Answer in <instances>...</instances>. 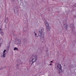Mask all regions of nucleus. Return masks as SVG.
<instances>
[{
	"mask_svg": "<svg viewBox=\"0 0 76 76\" xmlns=\"http://www.w3.org/2000/svg\"><path fill=\"white\" fill-rule=\"evenodd\" d=\"M50 62H51V63H53V61H50Z\"/></svg>",
	"mask_w": 76,
	"mask_h": 76,
	"instance_id": "aec40b11",
	"label": "nucleus"
},
{
	"mask_svg": "<svg viewBox=\"0 0 76 76\" xmlns=\"http://www.w3.org/2000/svg\"><path fill=\"white\" fill-rule=\"evenodd\" d=\"M37 56L35 55L34 56V55H33L31 57V58L30 59L29 61L30 62H32V64H33L35 62V61H37Z\"/></svg>",
	"mask_w": 76,
	"mask_h": 76,
	"instance_id": "f03ea898",
	"label": "nucleus"
},
{
	"mask_svg": "<svg viewBox=\"0 0 76 76\" xmlns=\"http://www.w3.org/2000/svg\"><path fill=\"white\" fill-rule=\"evenodd\" d=\"M57 69L59 70L58 73L59 74L61 73H62V69L61 67V64L58 63L57 64V66H56Z\"/></svg>",
	"mask_w": 76,
	"mask_h": 76,
	"instance_id": "7ed1b4c3",
	"label": "nucleus"
},
{
	"mask_svg": "<svg viewBox=\"0 0 76 76\" xmlns=\"http://www.w3.org/2000/svg\"><path fill=\"white\" fill-rule=\"evenodd\" d=\"M16 67H19V65H18V64H17L16 65Z\"/></svg>",
	"mask_w": 76,
	"mask_h": 76,
	"instance_id": "dca6fc26",
	"label": "nucleus"
},
{
	"mask_svg": "<svg viewBox=\"0 0 76 76\" xmlns=\"http://www.w3.org/2000/svg\"><path fill=\"white\" fill-rule=\"evenodd\" d=\"M46 26V30H47V31L48 32H49L50 31V26H49V25H48V26Z\"/></svg>",
	"mask_w": 76,
	"mask_h": 76,
	"instance_id": "0eeeda50",
	"label": "nucleus"
},
{
	"mask_svg": "<svg viewBox=\"0 0 76 76\" xmlns=\"http://www.w3.org/2000/svg\"><path fill=\"white\" fill-rule=\"evenodd\" d=\"M24 31L25 32H28V26H26L23 28Z\"/></svg>",
	"mask_w": 76,
	"mask_h": 76,
	"instance_id": "39448f33",
	"label": "nucleus"
},
{
	"mask_svg": "<svg viewBox=\"0 0 76 76\" xmlns=\"http://www.w3.org/2000/svg\"><path fill=\"white\" fill-rule=\"evenodd\" d=\"M64 66H65V65H64Z\"/></svg>",
	"mask_w": 76,
	"mask_h": 76,
	"instance_id": "5701e85b",
	"label": "nucleus"
},
{
	"mask_svg": "<svg viewBox=\"0 0 76 76\" xmlns=\"http://www.w3.org/2000/svg\"><path fill=\"white\" fill-rule=\"evenodd\" d=\"M74 6L75 7H76V3L74 5Z\"/></svg>",
	"mask_w": 76,
	"mask_h": 76,
	"instance_id": "f3484780",
	"label": "nucleus"
},
{
	"mask_svg": "<svg viewBox=\"0 0 76 76\" xmlns=\"http://www.w3.org/2000/svg\"><path fill=\"white\" fill-rule=\"evenodd\" d=\"M70 27L72 30H73L75 29V27L73 24H71L70 25Z\"/></svg>",
	"mask_w": 76,
	"mask_h": 76,
	"instance_id": "1a4fd4ad",
	"label": "nucleus"
},
{
	"mask_svg": "<svg viewBox=\"0 0 76 76\" xmlns=\"http://www.w3.org/2000/svg\"><path fill=\"white\" fill-rule=\"evenodd\" d=\"M6 51V50H4V51L3 53V55H2L1 57H4V58L6 57V53H5V52Z\"/></svg>",
	"mask_w": 76,
	"mask_h": 76,
	"instance_id": "423d86ee",
	"label": "nucleus"
},
{
	"mask_svg": "<svg viewBox=\"0 0 76 76\" xmlns=\"http://www.w3.org/2000/svg\"><path fill=\"white\" fill-rule=\"evenodd\" d=\"M12 1L13 2H14V1H15V0H12Z\"/></svg>",
	"mask_w": 76,
	"mask_h": 76,
	"instance_id": "6ab92c4d",
	"label": "nucleus"
},
{
	"mask_svg": "<svg viewBox=\"0 0 76 76\" xmlns=\"http://www.w3.org/2000/svg\"><path fill=\"white\" fill-rule=\"evenodd\" d=\"M44 23L45 25V26H48V22H47V21L46 20H45L44 21Z\"/></svg>",
	"mask_w": 76,
	"mask_h": 76,
	"instance_id": "9d476101",
	"label": "nucleus"
},
{
	"mask_svg": "<svg viewBox=\"0 0 76 76\" xmlns=\"http://www.w3.org/2000/svg\"><path fill=\"white\" fill-rule=\"evenodd\" d=\"M0 33L1 35H3V34H4V33L3 32V31L1 28H0Z\"/></svg>",
	"mask_w": 76,
	"mask_h": 76,
	"instance_id": "6e6552de",
	"label": "nucleus"
},
{
	"mask_svg": "<svg viewBox=\"0 0 76 76\" xmlns=\"http://www.w3.org/2000/svg\"><path fill=\"white\" fill-rule=\"evenodd\" d=\"M50 65H52V64H50Z\"/></svg>",
	"mask_w": 76,
	"mask_h": 76,
	"instance_id": "412c9836",
	"label": "nucleus"
},
{
	"mask_svg": "<svg viewBox=\"0 0 76 76\" xmlns=\"http://www.w3.org/2000/svg\"><path fill=\"white\" fill-rule=\"evenodd\" d=\"M15 43L16 44H21V40L17 38L16 39Z\"/></svg>",
	"mask_w": 76,
	"mask_h": 76,
	"instance_id": "20e7f679",
	"label": "nucleus"
},
{
	"mask_svg": "<svg viewBox=\"0 0 76 76\" xmlns=\"http://www.w3.org/2000/svg\"><path fill=\"white\" fill-rule=\"evenodd\" d=\"M10 47V46H9V45H8L7 46V51H9V49Z\"/></svg>",
	"mask_w": 76,
	"mask_h": 76,
	"instance_id": "4468645a",
	"label": "nucleus"
},
{
	"mask_svg": "<svg viewBox=\"0 0 76 76\" xmlns=\"http://www.w3.org/2000/svg\"><path fill=\"white\" fill-rule=\"evenodd\" d=\"M44 30V28L40 27L39 28L38 31L39 35L40 36V38L42 39H44V35L43 34V31Z\"/></svg>",
	"mask_w": 76,
	"mask_h": 76,
	"instance_id": "f257e3e1",
	"label": "nucleus"
},
{
	"mask_svg": "<svg viewBox=\"0 0 76 76\" xmlns=\"http://www.w3.org/2000/svg\"><path fill=\"white\" fill-rule=\"evenodd\" d=\"M64 27L65 29H67V24H64Z\"/></svg>",
	"mask_w": 76,
	"mask_h": 76,
	"instance_id": "f8f14e48",
	"label": "nucleus"
},
{
	"mask_svg": "<svg viewBox=\"0 0 76 76\" xmlns=\"http://www.w3.org/2000/svg\"><path fill=\"white\" fill-rule=\"evenodd\" d=\"M35 35H37V34L35 33Z\"/></svg>",
	"mask_w": 76,
	"mask_h": 76,
	"instance_id": "4be33fe9",
	"label": "nucleus"
},
{
	"mask_svg": "<svg viewBox=\"0 0 76 76\" xmlns=\"http://www.w3.org/2000/svg\"><path fill=\"white\" fill-rule=\"evenodd\" d=\"M1 27L2 26V24H0V27Z\"/></svg>",
	"mask_w": 76,
	"mask_h": 76,
	"instance_id": "a211bd4d",
	"label": "nucleus"
},
{
	"mask_svg": "<svg viewBox=\"0 0 76 76\" xmlns=\"http://www.w3.org/2000/svg\"><path fill=\"white\" fill-rule=\"evenodd\" d=\"M13 50H17V51H18V49L17 48H15L13 49Z\"/></svg>",
	"mask_w": 76,
	"mask_h": 76,
	"instance_id": "ddd939ff",
	"label": "nucleus"
},
{
	"mask_svg": "<svg viewBox=\"0 0 76 76\" xmlns=\"http://www.w3.org/2000/svg\"><path fill=\"white\" fill-rule=\"evenodd\" d=\"M6 66H4L2 68H0V70H1L2 69H4L5 68H6Z\"/></svg>",
	"mask_w": 76,
	"mask_h": 76,
	"instance_id": "2eb2a0df",
	"label": "nucleus"
},
{
	"mask_svg": "<svg viewBox=\"0 0 76 76\" xmlns=\"http://www.w3.org/2000/svg\"><path fill=\"white\" fill-rule=\"evenodd\" d=\"M8 21H9V18H7L5 19V23H7L8 22Z\"/></svg>",
	"mask_w": 76,
	"mask_h": 76,
	"instance_id": "9b49d317",
	"label": "nucleus"
}]
</instances>
